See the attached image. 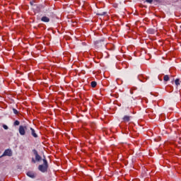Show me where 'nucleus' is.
I'll return each instance as SVG.
<instances>
[{
	"label": "nucleus",
	"instance_id": "nucleus-1",
	"mask_svg": "<svg viewBox=\"0 0 181 181\" xmlns=\"http://www.w3.org/2000/svg\"><path fill=\"white\" fill-rule=\"evenodd\" d=\"M38 169L43 173H45V172H47V160H46V159H43V165H40L38 166Z\"/></svg>",
	"mask_w": 181,
	"mask_h": 181
},
{
	"label": "nucleus",
	"instance_id": "nucleus-2",
	"mask_svg": "<svg viewBox=\"0 0 181 181\" xmlns=\"http://www.w3.org/2000/svg\"><path fill=\"white\" fill-rule=\"evenodd\" d=\"M26 129H28V127L26 126H20L19 127L20 135H25V134H26L25 132Z\"/></svg>",
	"mask_w": 181,
	"mask_h": 181
},
{
	"label": "nucleus",
	"instance_id": "nucleus-3",
	"mask_svg": "<svg viewBox=\"0 0 181 181\" xmlns=\"http://www.w3.org/2000/svg\"><path fill=\"white\" fill-rule=\"evenodd\" d=\"M3 156H12V151L7 149L4 151Z\"/></svg>",
	"mask_w": 181,
	"mask_h": 181
},
{
	"label": "nucleus",
	"instance_id": "nucleus-4",
	"mask_svg": "<svg viewBox=\"0 0 181 181\" xmlns=\"http://www.w3.org/2000/svg\"><path fill=\"white\" fill-rule=\"evenodd\" d=\"M33 152H34V154L35 155L36 160H37L38 162L40 160H42V157H40V156H39V154L37 153V151L34 150Z\"/></svg>",
	"mask_w": 181,
	"mask_h": 181
},
{
	"label": "nucleus",
	"instance_id": "nucleus-5",
	"mask_svg": "<svg viewBox=\"0 0 181 181\" xmlns=\"http://www.w3.org/2000/svg\"><path fill=\"white\" fill-rule=\"evenodd\" d=\"M27 176H28L29 177H31L32 179H35V177H36L35 175V173H33V172H28Z\"/></svg>",
	"mask_w": 181,
	"mask_h": 181
},
{
	"label": "nucleus",
	"instance_id": "nucleus-6",
	"mask_svg": "<svg viewBox=\"0 0 181 181\" xmlns=\"http://www.w3.org/2000/svg\"><path fill=\"white\" fill-rule=\"evenodd\" d=\"M130 119H131V117L129 116L126 115L123 117L124 122H129Z\"/></svg>",
	"mask_w": 181,
	"mask_h": 181
},
{
	"label": "nucleus",
	"instance_id": "nucleus-7",
	"mask_svg": "<svg viewBox=\"0 0 181 181\" xmlns=\"http://www.w3.org/2000/svg\"><path fill=\"white\" fill-rule=\"evenodd\" d=\"M31 134L34 138H37V134H36V132H35V129L33 128H30Z\"/></svg>",
	"mask_w": 181,
	"mask_h": 181
},
{
	"label": "nucleus",
	"instance_id": "nucleus-8",
	"mask_svg": "<svg viewBox=\"0 0 181 181\" xmlns=\"http://www.w3.org/2000/svg\"><path fill=\"white\" fill-rule=\"evenodd\" d=\"M41 21L42 22H49L50 21V19L47 17V16H43L42 18H41Z\"/></svg>",
	"mask_w": 181,
	"mask_h": 181
},
{
	"label": "nucleus",
	"instance_id": "nucleus-9",
	"mask_svg": "<svg viewBox=\"0 0 181 181\" xmlns=\"http://www.w3.org/2000/svg\"><path fill=\"white\" fill-rule=\"evenodd\" d=\"M90 86H91V87H93V88L97 87V82H95V81H92V82L90 83Z\"/></svg>",
	"mask_w": 181,
	"mask_h": 181
},
{
	"label": "nucleus",
	"instance_id": "nucleus-10",
	"mask_svg": "<svg viewBox=\"0 0 181 181\" xmlns=\"http://www.w3.org/2000/svg\"><path fill=\"white\" fill-rule=\"evenodd\" d=\"M163 80L164 81H169V76L168 75L164 76Z\"/></svg>",
	"mask_w": 181,
	"mask_h": 181
},
{
	"label": "nucleus",
	"instance_id": "nucleus-11",
	"mask_svg": "<svg viewBox=\"0 0 181 181\" xmlns=\"http://www.w3.org/2000/svg\"><path fill=\"white\" fill-rule=\"evenodd\" d=\"M175 84H176V86H179L180 83H179V79L178 78H177L176 80H175Z\"/></svg>",
	"mask_w": 181,
	"mask_h": 181
},
{
	"label": "nucleus",
	"instance_id": "nucleus-12",
	"mask_svg": "<svg viewBox=\"0 0 181 181\" xmlns=\"http://www.w3.org/2000/svg\"><path fill=\"white\" fill-rule=\"evenodd\" d=\"M19 124H20V122L18 120L14 122V125H19Z\"/></svg>",
	"mask_w": 181,
	"mask_h": 181
},
{
	"label": "nucleus",
	"instance_id": "nucleus-13",
	"mask_svg": "<svg viewBox=\"0 0 181 181\" xmlns=\"http://www.w3.org/2000/svg\"><path fill=\"white\" fill-rule=\"evenodd\" d=\"M105 12H103V13H98V15H100L101 16H104V15H105Z\"/></svg>",
	"mask_w": 181,
	"mask_h": 181
},
{
	"label": "nucleus",
	"instance_id": "nucleus-14",
	"mask_svg": "<svg viewBox=\"0 0 181 181\" xmlns=\"http://www.w3.org/2000/svg\"><path fill=\"white\" fill-rule=\"evenodd\" d=\"M153 0H146L148 4H152Z\"/></svg>",
	"mask_w": 181,
	"mask_h": 181
},
{
	"label": "nucleus",
	"instance_id": "nucleus-15",
	"mask_svg": "<svg viewBox=\"0 0 181 181\" xmlns=\"http://www.w3.org/2000/svg\"><path fill=\"white\" fill-rule=\"evenodd\" d=\"M13 111L14 114H18V110H16V109H13Z\"/></svg>",
	"mask_w": 181,
	"mask_h": 181
},
{
	"label": "nucleus",
	"instance_id": "nucleus-16",
	"mask_svg": "<svg viewBox=\"0 0 181 181\" xmlns=\"http://www.w3.org/2000/svg\"><path fill=\"white\" fill-rule=\"evenodd\" d=\"M3 128H4V129H8V126H6V125H3Z\"/></svg>",
	"mask_w": 181,
	"mask_h": 181
},
{
	"label": "nucleus",
	"instance_id": "nucleus-17",
	"mask_svg": "<svg viewBox=\"0 0 181 181\" xmlns=\"http://www.w3.org/2000/svg\"><path fill=\"white\" fill-rule=\"evenodd\" d=\"M32 162H33V163H36V161L35 160V158H32Z\"/></svg>",
	"mask_w": 181,
	"mask_h": 181
},
{
	"label": "nucleus",
	"instance_id": "nucleus-18",
	"mask_svg": "<svg viewBox=\"0 0 181 181\" xmlns=\"http://www.w3.org/2000/svg\"><path fill=\"white\" fill-rule=\"evenodd\" d=\"M131 94H133L132 91H130Z\"/></svg>",
	"mask_w": 181,
	"mask_h": 181
}]
</instances>
